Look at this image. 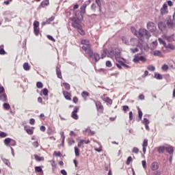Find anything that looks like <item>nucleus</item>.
<instances>
[{
    "instance_id": "nucleus-56",
    "label": "nucleus",
    "mask_w": 175,
    "mask_h": 175,
    "mask_svg": "<svg viewBox=\"0 0 175 175\" xmlns=\"http://www.w3.org/2000/svg\"><path fill=\"white\" fill-rule=\"evenodd\" d=\"M53 155H55V157H62V154H61V152H57V151H55L53 152Z\"/></svg>"
},
{
    "instance_id": "nucleus-23",
    "label": "nucleus",
    "mask_w": 175,
    "mask_h": 175,
    "mask_svg": "<svg viewBox=\"0 0 175 175\" xmlns=\"http://www.w3.org/2000/svg\"><path fill=\"white\" fill-rule=\"evenodd\" d=\"M93 56H94L95 62H98V61H99V59H100V56L99 55V54H98L96 53H93Z\"/></svg>"
},
{
    "instance_id": "nucleus-24",
    "label": "nucleus",
    "mask_w": 175,
    "mask_h": 175,
    "mask_svg": "<svg viewBox=\"0 0 175 175\" xmlns=\"http://www.w3.org/2000/svg\"><path fill=\"white\" fill-rule=\"evenodd\" d=\"M49 3L50 2L49 0H44L41 2V6L42 8H46V6H47Z\"/></svg>"
},
{
    "instance_id": "nucleus-64",
    "label": "nucleus",
    "mask_w": 175,
    "mask_h": 175,
    "mask_svg": "<svg viewBox=\"0 0 175 175\" xmlns=\"http://www.w3.org/2000/svg\"><path fill=\"white\" fill-rule=\"evenodd\" d=\"M47 38L49 40H52V42H55V39H54V38H53L51 35H48Z\"/></svg>"
},
{
    "instance_id": "nucleus-30",
    "label": "nucleus",
    "mask_w": 175,
    "mask_h": 175,
    "mask_svg": "<svg viewBox=\"0 0 175 175\" xmlns=\"http://www.w3.org/2000/svg\"><path fill=\"white\" fill-rule=\"evenodd\" d=\"M154 78L157 79V80H162V79H163V77H162V75L159 73H155Z\"/></svg>"
},
{
    "instance_id": "nucleus-49",
    "label": "nucleus",
    "mask_w": 175,
    "mask_h": 175,
    "mask_svg": "<svg viewBox=\"0 0 175 175\" xmlns=\"http://www.w3.org/2000/svg\"><path fill=\"white\" fill-rule=\"evenodd\" d=\"M131 162H132V157H129L126 159V165H131Z\"/></svg>"
},
{
    "instance_id": "nucleus-60",
    "label": "nucleus",
    "mask_w": 175,
    "mask_h": 175,
    "mask_svg": "<svg viewBox=\"0 0 175 175\" xmlns=\"http://www.w3.org/2000/svg\"><path fill=\"white\" fill-rule=\"evenodd\" d=\"M105 64L107 68H111V66H112L111 62H110L109 60L106 62Z\"/></svg>"
},
{
    "instance_id": "nucleus-27",
    "label": "nucleus",
    "mask_w": 175,
    "mask_h": 175,
    "mask_svg": "<svg viewBox=\"0 0 175 175\" xmlns=\"http://www.w3.org/2000/svg\"><path fill=\"white\" fill-rule=\"evenodd\" d=\"M72 27L74 28H76L77 29V31L79 29H80L81 28H83V26L80 24V23H77V24H72Z\"/></svg>"
},
{
    "instance_id": "nucleus-41",
    "label": "nucleus",
    "mask_w": 175,
    "mask_h": 175,
    "mask_svg": "<svg viewBox=\"0 0 175 175\" xmlns=\"http://www.w3.org/2000/svg\"><path fill=\"white\" fill-rule=\"evenodd\" d=\"M35 170L38 173H42V172H43V170L42 169V167H40V166L36 167Z\"/></svg>"
},
{
    "instance_id": "nucleus-15",
    "label": "nucleus",
    "mask_w": 175,
    "mask_h": 175,
    "mask_svg": "<svg viewBox=\"0 0 175 175\" xmlns=\"http://www.w3.org/2000/svg\"><path fill=\"white\" fill-rule=\"evenodd\" d=\"M63 95L67 100H70V94L66 91H63Z\"/></svg>"
},
{
    "instance_id": "nucleus-12",
    "label": "nucleus",
    "mask_w": 175,
    "mask_h": 175,
    "mask_svg": "<svg viewBox=\"0 0 175 175\" xmlns=\"http://www.w3.org/2000/svg\"><path fill=\"white\" fill-rule=\"evenodd\" d=\"M165 151L170 154V155H173L174 153V148L172 146L165 147Z\"/></svg>"
},
{
    "instance_id": "nucleus-33",
    "label": "nucleus",
    "mask_w": 175,
    "mask_h": 175,
    "mask_svg": "<svg viewBox=\"0 0 175 175\" xmlns=\"http://www.w3.org/2000/svg\"><path fill=\"white\" fill-rule=\"evenodd\" d=\"M63 85H64L65 90H66L67 91H69V90H70V85H69V83H64Z\"/></svg>"
},
{
    "instance_id": "nucleus-26",
    "label": "nucleus",
    "mask_w": 175,
    "mask_h": 175,
    "mask_svg": "<svg viewBox=\"0 0 175 175\" xmlns=\"http://www.w3.org/2000/svg\"><path fill=\"white\" fill-rule=\"evenodd\" d=\"M1 160L5 165H7V166H10V161L8 159L1 157Z\"/></svg>"
},
{
    "instance_id": "nucleus-3",
    "label": "nucleus",
    "mask_w": 175,
    "mask_h": 175,
    "mask_svg": "<svg viewBox=\"0 0 175 175\" xmlns=\"http://www.w3.org/2000/svg\"><path fill=\"white\" fill-rule=\"evenodd\" d=\"M146 27L149 32L154 33L155 31H157V25L152 22H148L146 25Z\"/></svg>"
},
{
    "instance_id": "nucleus-40",
    "label": "nucleus",
    "mask_w": 175,
    "mask_h": 175,
    "mask_svg": "<svg viewBox=\"0 0 175 175\" xmlns=\"http://www.w3.org/2000/svg\"><path fill=\"white\" fill-rule=\"evenodd\" d=\"M160 12H161V16H164V14H167V10L161 8Z\"/></svg>"
},
{
    "instance_id": "nucleus-7",
    "label": "nucleus",
    "mask_w": 175,
    "mask_h": 175,
    "mask_svg": "<svg viewBox=\"0 0 175 175\" xmlns=\"http://www.w3.org/2000/svg\"><path fill=\"white\" fill-rule=\"evenodd\" d=\"M167 26L168 27V28H170V29H173L174 28H175V23L173 21V20H172V16H170L166 22Z\"/></svg>"
},
{
    "instance_id": "nucleus-63",
    "label": "nucleus",
    "mask_w": 175,
    "mask_h": 175,
    "mask_svg": "<svg viewBox=\"0 0 175 175\" xmlns=\"http://www.w3.org/2000/svg\"><path fill=\"white\" fill-rule=\"evenodd\" d=\"M101 99L104 101L106 102L107 100V99H109V97L107 96L106 95H103V96H101Z\"/></svg>"
},
{
    "instance_id": "nucleus-61",
    "label": "nucleus",
    "mask_w": 175,
    "mask_h": 175,
    "mask_svg": "<svg viewBox=\"0 0 175 175\" xmlns=\"http://www.w3.org/2000/svg\"><path fill=\"white\" fill-rule=\"evenodd\" d=\"M33 32L36 36H39V29L38 28L33 29Z\"/></svg>"
},
{
    "instance_id": "nucleus-19",
    "label": "nucleus",
    "mask_w": 175,
    "mask_h": 175,
    "mask_svg": "<svg viewBox=\"0 0 175 175\" xmlns=\"http://www.w3.org/2000/svg\"><path fill=\"white\" fill-rule=\"evenodd\" d=\"M158 27L161 31H163V29H165L166 28V25L163 22H159L158 24Z\"/></svg>"
},
{
    "instance_id": "nucleus-17",
    "label": "nucleus",
    "mask_w": 175,
    "mask_h": 175,
    "mask_svg": "<svg viewBox=\"0 0 175 175\" xmlns=\"http://www.w3.org/2000/svg\"><path fill=\"white\" fill-rule=\"evenodd\" d=\"M165 48L167 49V50H175V46L173 44H167L164 46Z\"/></svg>"
},
{
    "instance_id": "nucleus-51",
    "label": "nucleus",
    "mask_w": 175,
    "mask_h": 175,
    "mask_svg": "<svg viewBox=\"0 0 175 175\" xmlns=\"http://www.w3.org/2000/svg\"><path fill=\"white\" fill-rule=\"evenodd\" d=\"M3 47L4 46H3V48L0 49V55H5V54H6V51H5Z\"/></svg>"
},
{
    "instance_id": "nucleus-28",
    "label": "nucleus",
    "mask_w": 175,
    "mask_h": 175,
    "mask_svg": "<svg viewBox=\"0 0 175 175\" xmlns=\"http://www.w3.org/2000/svg\"><path fill=\"white\" fill-rule=\"evenodd\" d=\"M12 142V139L11 138H9V137H8V138H5V139H4V144L5 145V146H9V144H10V142Z\"/></svg>"
},
{
    "instance_id": "nucleus-6",
    "label": "nucleus",
    "mask_w": 175,
    "mask_h": 175,
    "mask_svg": "<svg viewBox=\"0 0 175 175\" xmlns=\"http://www.w3.org/2000/svg\"><path fill=\"white\" fill-rule=\"evenodd\" d=\"M129 46H132L133 47L137 46V47H139L140 46V41L137 38H133L130 40Z\"/></svg>"
},
{
    "instance_id": "nucleus-42",
    "label": "nucleus",
    "mask_w": 175,
    "mask_h": 175,
    "mask_svg": "<svg viewBox=\"0 0 175 175\" xmlns=\"http://www.w3.org/2000/svg\"><path fill=\"white\" fill-rule=\"evenodd\" d=\"M42 94L44 96H47V95H49V90H47V88L43 89Z\"/></svg>"
},
{
    "instance_id": "nucleus-36",
    "label": "nucleus",
    "mask_w": 175,
    "mask_h": 175,
    "mask_svg": "<svg viewBox=\"0 0 175 175\" xmlns=\"http://www.w3.org/2000/svg\"><path fill=\"white\" fill-rule=\"evenodd\" d=\"M23 69L25 70H29V69H31V68L29 67V64H28V63H25L23 64Z\"/></svg>"
},
{
    "instance_id": "nucleus-4",
    "label": "nucleus",
    "mask_w": 175,
    "mask_h": 175,
    "mask_svg": "<svg viewBox=\"0 0 175 175\" xmlns=\"http://www.w3.org/2000/svg\"><path fill=\"white\" fill-rule=\"evenodd\" d=\"M74 15L75 16V17H73L71 18L72 23V24H80V18H83V15L81 14H80V16H79V15H77V12H75Z\"/></svg>"
},
{
    "instance_id": "nucleus-18",
    "label": "nucleus",
    "mask_w": 175,
    "mask_h": 175,
    "mask_svg": "<svg viewBox=\"0 0 175 175\" xmlns=\"http://www.w3.org/2000/svg\"><path fill=\"white\" fill-rule=\"evenodd\" d=\"M96 3L97 6L98 7V11L99 13L102 12V3L100 2V0H96Z\"/></svg>"
},
{
    "instance_id": "nucleus-37",
    "label": "nucleus",
    "mask_w": 175,
    "mask_h": 175,
    "mask_svg": "<svg viewBox=\"0 0 175 175\" xmlns=\"http://www.w3.org/2000/svg\"><path fill=\"white\" fill-rule=\"evenodd\" d=\"M10 146L14 147V146H17V142L16 140L11 139V142L10 143Z\"/></svg>"
},
{
    "instance_id": "nucleus-35",
    "label": "nucleus",
    "mask_w": 175,
    "mask_h": 175,
    "mask_svg": "<svg viewBox=\"0 0 175 175\" xmlns=\"http://www.w3.org/2000/svg\"><path fill=\"white\" fill-rule=\"evenodd\" d=\"M3 107L5 109V110H9L10 109V105L8 103H5L3 105Z\"/></svg>"
},
{
    "instance_id": "nucleus-21",
    "label": "nucleus",
    "mask_w": 175,
    "mask_h": 175,
    "mask_svg": "<svg viewBox=\"0 0 175 175\" xmlns=\"http://www.w3.org/2000/svg\"><path fill=\"white\" fill-rule=\"evenodd\" d=\"M56 74L59 79H62V74L61 73V69L59 68L56 67Z\"/></svg>"
},
{
    "instance_id": "nucleus-8",
    "label": "nucleus",
    "mask_w": 175,
    "mask_h": 175,
    "mask_svg": "<svg viewBox=\"0 0 175 175\" xmlns=\"http://www.w3.org/2000/svg\"><path fill=\"white\" fill-rule=\"evenodd\" d=\"M96 107L98 113H103V105L100 101L96 102Z\"/></svg>"
},
{
    "instance_id": "nucleus-29",
    "label": "nucleus",
    "mask_w": 175,
    "mask_h": 175,
    "mask_svg": "<svg viewBox=\"0 0 175 175\" xmlns=\"http://www.w3.org/2000/svg\"><path fill=\"white\" fill-rule=\"evenodd\" d=\"M83 135L85 136H90V135H91V129H86L85 131H83Z\"/></svg>"
},
{
    "instance_id": "nucleus-45",
    "label": "nucleus",
    "mask_w": 175,
    "mask_h": 175,
    "mask_svg": "<svg viewBox=\"0 0 175 175\" xmlns=\"http://www.w3.org/2000/svg\"><path fill=\"white\" fill-rule=\"evenodd\" d=\"M116 66L118 69H122V61L118 62V63L116 64Z\"/></svg>"
},
{
    "instance_id": "nucleus-59",
    "label": "nucleus",
    "mask_w": 175,
    "mask_h": 175,
    "mask_svg": "<svg viewBox=\"0 0 175 175\" xmlns=\"http://www.w3.org/2000/svg\"><path fill=\"white\" fill-rule=\"evenodd\" d=\"M161 69L162 70H167V69H169V66L164 64L162 66Z\"/></svg>"
},
{
    "instance_id": "nucleus-16",
    "label": "nucleus",
    "mask_w": 175,
    "mask_h": 175,
    "mask_svg": "<svg viewBox=\"0 0 175 175\" xmlns=\"http://www.w3.org/2000/svg\"><path fill=\"white\" fill-rule=\"evenodd\" d=\"M0 100H1V102H8L6 94H0Z\"/></svg>"
},
{
    "instance_id": "nucleus-2",
    "label": "nucleus",
    "mask_w": 175,
    "mask_h": 175,
    "mask_svg": "<svg viewBox=\"0 0 175 175\" xmlns=\"http://www.w3.org/2000/svg\"><path fill=\"white\" fill-rule=\"evenodd\" d=\"M137 36L142 40L143 38H146V39H150V38H151V34L146 29H139L138 31Z\"/></svg>"
},
{
    "instance_id": "nucleus-9",
    "label": "nucleus",
    "mask_w": 175,
    "mask_h": 175,
    "mask_svg": "<svg viewBox=\"0 0 175 175\" xmlns=\"http://www.w3.org/2000/svg\"><path fill=\"white\" fill-rule=\"evenodd\" d=\"M104 54L107 55V57H109V58H115L114 56V49L110 50V51H107V50H105L104 51Z\"/></svg>"
},
{
    "instance_id": "nucleus-25",
    "label": "nucleus",
    "mask_w": 175,
    "mask_h": 175,
    "mask_svg": "<svg viewBox=\"0 0 175 175\" xmlns=\"http://www.w3.org/2000/svg\"><path fill=\"white\" fill-rule=\"evenodd\" d=\"M75 149V154L76 157H80V149H79V148H77V146H75L74 148Z\"/></svg>"
},
{
    "instance_id": "nucleus-1",
    "label": "nucleus",
    "mask_w": 175,
    "mask_h": 175,
    "mask_svg": "<svg viewBox=\"0 0 175 175\" xmlns=\"http://www.w3.org/2000/svg\"><path fill=\"white\" fill-rule=\"evenodd\" d=\"M81 49L85 51L84 55L86 58L91 60L92 57H94V51H92L91 46H81Z\"/></svg>"
},
{
    "instance_id": "nucleus-44",
    "label": "nucleus",
    "mask_w": 175,
    "mask_h": 175,
    "mask_svg": "<svg viewBox=\"0 0 175 175\" xmlns=\"http://www.w3.org/2000/svg\"><path fill=\"white\" fill-rule=\"evenodd\" d=\"M91 10L93 12H96V4L95 3H93L91 5Z\"/></svg>"
},
{
    "instance_id": "nucleus-57",
    "label": "nucleus",
    "mask_w": 175,
    "mask_h": 175,
    "mask_svg": "<svg viewBox=\"0 0 175 175\" xmlns=\"http://www.w3.org/2000/svg\"><path fill=\"white\" fill-rule=\"evenodd\" d=\"M138 117H139V120H142V118L143 117V112L140 109L138 111Z\"/></svg>"
},
{
    "instance_id": "nucleus-53",
    "label": "nucleus",
    "mask_w": 175,
    "mask_h": 175,
    "mask_svg": "<svg viewBox=\"0 0 175 175\" xmlns=\"http://www.w3.org/2000/svg\"><path fill=\"white\" fill-rule=\"evenodd\" d=\"M84 144V139H81L79 142H78L79 148H81V146Z\"/></svg>"
},
{
    "instance_id": "nucleus-55",
    "label": "nucleus",
    "mask_w": 175,
    "mask_h": 175,
    "mask_svg": "<svg viewBox=\"0 0 175 175\" xmlns=\"http://www.w3.org/2000/svg\"><path fill=\"white\" fill-rule=\"evenodd\" d=\"M78 32L80 33V35H85V31H84L83 28L79 29Z\"/></svg>"
},
{
    "instance_id": "nucleus-31",
    "label": "nucleus",
    "mask_w": 175,
    "mask_h": 175,
    "mask_svg": "<svg viewBox=\"0 0 175 175\" xmlns=\"http://www.w3.org/2000/svg\"><path fill=\"white\" fill-rule=\"evenodd\" d=\"M166 40L167 42H174V37L173 35L168 36L166 37Z\"/></svg>"
},
{
    "instance_id": "nucleus-11",
    "label": "nucleus",
    "mask_w": 175,
    "mask_h": 175,
    "mask_svg": "<svg viewBox=\"0 0 175 175\" xmlns=\"http://www.w3.org/2000/svg\"><path fill=\"white\" fill-rule=\"evenodd\" d=\"M113 53H114V57H115L116 59H117V58H120V57H121V51H120L119 49H115L113 50Z\"/></svg>"
},
{
    "instance_id": "nucleus-52",
    "label": "nucleus",
    "mask_w": 175,
    "mask_h": 175,
    "mask_svg": "<svg viewBox=\"0 0 175 175\" xmlns=\"http://www.w3.org/2000/svg\"><path fill=\"white\" fill-rule=\"evenodd\" d=\"M27 133H28V135H33V130L31 129H27L25 130Z\"/></svg>"
},
{
    "instance_id": "nucleus-54",
    "label": "nucleus",
    "mask_w": 175,
    "mask_h": 175,
    "mask_svg": "<svg viewBox=\"0 0 175 175\" xmlns=\"http://www.w3.org/2000/svg\"><path fill=\"white\" fill-rule=\"evenodd\" d=\"M152 54H153V55H155V56H159V55H161V51H153Z\"/></svg>"
},
{
    "instance_id": "nucleus-13",
    "label": "nucleus",
    "mask_w": 175,
    "mask_h": 175,
    "mask_svg": "<svg viewBox=\"0 0 175 175\" xmlns=\"http://www.w3.org/2000/svg\"><path fill=\"white\" fill-rule=\"evenodd\" d=\"M81 44H83L82 47H91V45L90 44V40H82Z\"/></svg>"
},
{
    "instance_id": "nucleus-50",
    "label": "nucleus",
    "mask_w": 175,
    "mask_h": 175,
    "mask_svg": "<svg viewBox=\"0 0 175 175\" xmlns=\"http://www.w3.org/2000/svg\"><path fill=\"white\" fill-rule=\"evenodd\" d=\"M33 29L38 28V27H39V22L38 21H35L33 22Z\"/></svg>"
},
{
    "instance_id": "nucleus-20",
    "label": "nucleus",
    "mask_w": 175,
    "mask_h": 175,
    "mask_svg": "<svg viewBox=\"0 0 175 175\" xmlns=\"http://www.w3.org/2000/svg\"><path fill=\"white\" fill-rule=\"evenodd\" d=\"M81 96L83 98L84 100H87V98H88V96H90V93H88V92L83 91L81 93Z\"/></svg>"
},
{
    "instance_id": "nucleus-38",
    "label": "nucleus",
    "mask_w": 175,
    "mask_h": 175,
    "mask_svg": "<svg viewBox=\"0 0 175 175\" xmlns=\"http://www.w3.org/2000/svg\"><path fill=\"white\" fill-rule=\"evenodd\" d=\"M148 139H145L142 144V147H148Z\"/></svg>"
},
{
    "instance_id": "nucleus-32",
    "label": "nucleus",
    "mask_w": 175,
    "mask_h": 175,
    "mask_svg": "<svg viewBox=\"0 0 175 175\" xmlns=\"http://www.w3.org/2000/svg\"><path fill=\"white\" fill-rule=\"evenodd\" d=\"M34 158L36 161H38V162H40L41 161H44V159L43 157H40L37 154L34 155Z\"/></svg>"
},
{
    "instance_id": "nucleus-62",
    "label": "nucleus",
    "mask_w": 175,
    "mask_h": 175,
    "mask_svg": "<svg viewBox=\"0 0 175 175\" xmlns=\"http://www.w3.org/2000/svg\"><path fill=\"white\" fill-rule=\"evenodd\" d=\"M8 136V134L5 132H1L0 133V137H6Z\"/></svg>"
},
{
    "instance_id": "nucleus-48",
    "label": "nucleus",
    "mask_w": 175,
    "mask_h": 175,
    "mask_svg": "<svg viewBox=\"0 0 175 175\" xmlns=\"http://www.w3.org/2000/svg\"><path fill=\"white\" fill-rule=\"evenodd\" d=\"M36 87L37 88H43V83H42L40 81H38L36 83Z\"/></svg>"
},
{
    "instance_id": "nucleus-10",
    "label": "nucleus",
    "mask_w": 175,
    "mask_h": 175,
    "mask_svg": "<svg viewBox=\"0 0 175 175\" xmlns=\"http://www.w3.org/2000/svg\"><path fill=\"white\" fill-rule=\"evenodd\" d=\"M159 169V163L158 162L154 161L151 164V170L153 172H155V170H158Z\"/></svg>"
},
{
    "instance_id": "nucleus-46",
    "label": "nucleus",
    "mask_w": 175,
    "mask_h": 175,
    "mask_svg": "<svg viewBox=\"0 0 175 175\" xmlns=\"http://www.w3.org/2000/svg\"><path fill=\"white\" fill-rule=\"evenodd\" d=\"M147 69H148V70H150L151 72H154V70H155V66L150 65V66H148L147 67Z\"/></svg>"
},
{
    "instance_id": "nucleus-58",
    "label": "nucleus",
    "mask_w": 175,
    "mask_h": 175,
    "mask_svg": "<svg viewBox=\"0 0 175 175\" xmlns=\"http://www.w3.org/2000/svg\"><path fill=\"white\" fill-rule=\"evenodd\" d=\"M132 152L134 154H138L139 153V149L137 147H135L132 150Z\"/></svg>"
},
{
    "instance_id": "nucleus-43",
    "label": "nucleus",
    "mask_w": 175,
    "mask_h": 175,
    "mask_svg": "<svg viewBox=\"0 0 175 175\" xmlns=\"http://www.w3.org/2000/svg\"><path fill=\"white\" fill-rule=\"evenodd\" d=\"M131 53H133V54H135V53H137L139 51V49L137 47L136 48H131L130 49Z\"/></svg>"
},
{
    "instance_id": "nucleus-22",
    "label": "nucleus",
    "mask_w": 175,
    "mask_h": 175,
    "mask_svg": "<svg viewBox=\"0 0 175 175\" xmlns=\"http://www.w3.org/2000/svg\"><path fill=\"white\" fill-rule=\"evenodd\" d=\"M122 40L124 44H126V46H129L130 42H129V40H128V38H126V37H125V36L122 37Z\"/></svg>"
},
{
    "instance_id": "nucleus-47",
    "label": "nucleus",
    "mask_w": 175,
    "mask_h": 175,
    "mask_svg": "<svg viewBox=\"0 0 175 175\" xmlns=\"http://www.w3.org/2000/svg\"><path fill=\"white\" fill-rule=\"evenodd\" d=\"M159 42L160 44H163L164 47L166 46V42H165V40H163V39L159 38Z\"/></svg>"
},
{
    "instance_id": "nucleus-34",
    "label": "nucleus",
    "mask_w": 175,
    "mask_h": 175,
    "mask_svg": "<svg viewBox=\"0 0 175 175\" xmlns=\"http://www.w3.org/2000/svg\"><path fill=\"white\" fill-rule=\"evenodd\" d=\"M71 117L74 120H79V116L77 113H76V112H72Z\"/></svg>"
},
{
    "instance_id": "nucleus-39",
    "label": "nucleus",
    "mask_w": 175,
    "mask_h": 175,
    "mask_svg": "<svg viewBox=\"0 0 175 175\" xmlns=\"http://www.w3.org/2000/svg\"><path fill=\"white\" fill-rule=\"evenodd\" d=\"M142 124H144V125H148V124H150V120L145 118L142 121Z\"/></svg>"
},
{
    "instance_id": "nucleus-5",
    "label": "nucleus",
    "mask_w": 175,
    "mask_h": 175,
    "mask_svg": "<svg viewBox=\"0 0 175 175\" xmlns=\"http://www.w3.org/2000/svg\"><path fill=\"white\" fill-rule=\"evenodd\" d=\"M133 61L136 64L137 62H139V61L141 62H146L147 61V59L144 56L135 55Z\"/></svg>"
},
{
    "instance_id": "nucleus-14",
    "label": "nucleus",
    "mask_w": 175,
    "mask_h": 175,
    "mask_svg": "<svg viewBox=\"0 0 175 175\" xmlns=\"http://www.w3.org/2000/svg\"><path fill=\"white\" fill-rule=\"evenodd\" d=\"M165 150H166V147L165 146H159L157 148V152H159V154H163Z\"/></svg>"
}]
</instances>
